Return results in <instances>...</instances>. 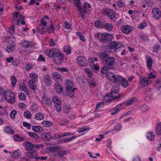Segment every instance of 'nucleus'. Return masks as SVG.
Masks as SVG:
<instances>
[{"instance_id": "38", "label": "nucleus", "mask_w": 161, "mask_h": 161, "mask_svg": "<svg viewBox=\"0 0 161 161\" xmlns=\"http://www.w3.org/2000/svg\"><path fill=\"white\" fill-rule=\"evenodd\" d=\"M20 89L25 92L26 93H28V91L27 89L26 86L25 84H22L21 85H19Z\"/></svg>"}, {"instance_id": "30", "label": "nucleus", "mask_w": 161, "mask_h": 161, "mask_svg": "<svg viewBox=\"0 0 161 161\" xmlns=\"http://www.w3.org/2000/svg\"><path fill=\"white\" fill-rule=\"evenodd\" d=\"M30 76L31 80L29 81H32L35 82H38L37 76L34 73H31L30 74Z\"/></svg>"}, {"instance_id": "44", "label": "nucleus", "mask_w": 161, "mask_h": 161, "mask_svg": "<svg viewBox=\"0 0 161 161\" xmlns=\"http://www.w3.org/2000/svg\"><path fill=\"white\" fill-rule=\"evenodd\" d=\"M24 117L27 119H30L31 116L30 112L28 110H26L24 112Z\"/></svg>"}, {"instance_id": "10", "label": "nucleus", "mask_w": 161, "mask_h": 161, "mask_svg": "<svg viewBox=\"0 0 161 161\" xmlns=\"http://www.w3.org/2000/svg\"><path fill=\"white\" fill-rule=\"evenodd\" d=\"M152 12L153 17L156 19L158 20L161 17V11L157 7L153 8Z\"/></svg>"}, {"instance_id": "11", "label": "nucleus", "mask_w": 161, "mask_h": 161, "mask_svg": "<svg viewBox=\"0 0 161 161\" xmlns=\"http://www.w3.org/2000/svg\"><path fill=\"white\" fill-rule=\"evenodd\" d=\"M77 62L82 67L87 66L89 63L88 61L84 57L82 56H80L78 57Z\"/></svg>"}, {"instance_id": "31", "label": "nucleus", "mask_w": 161, "mask_h": 161, "mask_svg": "<svg viewBox=\"0 0 161 161\" xmlns=\"http://www.w3.org/2000/svg\"><path fill=\"white\" fill-rule=\"evenodd\" d=\"M35 118L37 120H41L44 119V115L40 113H38L36 114Z\"/></svg>"}, {"instance_id": "6", "label": "nucleus", "mask_w": 161, "mask_h": 161, "mask_svg": "<svg viewBox=\"0 0 161 161\" xmlns=\"http://www.w3.org/2000/svg\"><path fill=\"white\" fill-rule=\"evenodd\" d=\"M47 23L46 21L42 20L37 28V31L42 34H44L47 31L48 28L46 26Z\"/></svg>"}, {"instance_id": "14", "label": "nucleus", "mask_w": 161, "mask_h": 161, "mask_svg": "<svg viewBox=\"0 0 161 161\" xmlns=\"http://www.w3.org/2000/svg\"><path fill=\"white\" fill-rule=\"evenodd\" d=\"M77 90V88L74 87L73 88H66V94L70 97L73 98L75 97V92Z\"/></svg>"}, {"instance_id": "26", "label": "nucleus", "mask_w": 161, "mask_h": 161, "mask_svg": "<svg viewBox=\"0 0 161 161\" xmlns=\"http://www.w3.org/2000/svg\"><path fill=\"white\" fill-rule=\"evenodd\" d=\"M57 49L53 48L50 50H48L46 51V53L49 58L53 57Z\"/></svg>"}, {"instance_id": "5", "label": "nucleus", "mask_w": 161, "mask_h": 161, "mask_svg": "<svg viewBox=\"0 0 161 161\" xmlns=\"http://www.w3.org/2000/svg\"><path fill=\"white\" fill-rule=\"evenodd\" d=\"M109 49H114V51L115 52L118 51L119 50L124 48V46L122 44L118 41H113L110 42L108 46Z\"/></svg>"}, {"instance_id": "18", "label": "nucleus", "mask_w": 161, "mask_h": 161, "mask_svg": "<svg viewBox=\"0 0 161 161\" xmlns=\"http://www.w3.org/2000/svg\"><path fill=\"white\" fill-rule=\"evenodd\" d=\"M25 147L26 150H31L34 147V144L31 142L26 141L24 142Z\"/></svg>"}, {"instance_id": "35", "label": "nucleus", "mask_w": 161, "mask_h": 161, "mask_svg": "<svg viewBox=\"0 0 161 161\" xmlns=\"http://www.w3.org/2000/svg\"><path fill=\"white\" fill-rule=\"evenodd\" d=\"M14 139L17 142H19L25 140L23 137L19 136L17 135H15L14 136Z\"/></svg>"}, {"instance_id": "15", "label": "nucleus", "mask_w": 161, "mask_h": 161, "mask_svg": "<svg viewBox=\"0 0 161 161\" xmlns=\"http://www.w3.org/2000/svg\"><path fill=\"white\" fill-rule=\"evenodd\" d=\"M43 102L46 105L49 106L52 105V101L50 98L47 97L46 95L44 94L42 96Z\"/></svg>"}, {"instance_id": "49", "label": "nucleus", "mask_w": 161, "mask_h": 161, "mask_svg": "<svg viewBox=\"0 0 161 161\" xmlns=\"http://www.w3.org/2000/svg\"><path fill=\"white\" fill-rule=\"evenodd\" d=\"M75 2V4L78 7V9L79 11L80 9L81 4L80 2V0H74Z\"/></svg>"}, {"instance_id": "63", "label": "nucleus", "mask_w": 161, "mask_h": 161, "mask_svg": "<svg viewBox=\"0 0 161 161\" xmlns=\"http://www.w3.org/2000/svg\"><path fill=\"white\" fill-rule=\"evenodd\" d=\"M93 67L94 68V71L95 72H97V71H99V67L98 65L97 64H94L93 65Z\"/></svg>"}, {"instance_id": "20", "label": "nucleus", "mask_w": 161, "mask_h": 161, "mask_svg": "<svg viewBox=\"0 0 161 161\" xmlns=\"http://www.w3.org/2000/svg\"><path fill=\"white\" fill-rule=\"evenodd\" d=\"M21 155V152L19 150H15L12 154V157L13 158H18Z\"/></svg>"}, {"instance_id": "55", "label": "nucleus", "mask_w": 161, "mask_h": 161, "mask_svg": "<svg viewBox=\"0 0 161 161\" xmlns=\"http://www.w3.org/2000/svg\"><path fill=\"white\" fill-rule=\"evenodd\" d=\"M108 68L107 66L103 67L101 69V72L103 74H105L108 70Z\"/></svg>"}, {"instance_id": "4", "label": "nucleus", "mask_w": 161, "mask_h": 161, "mask_svg": "<svg viewBox=\"0 0 161 161\" xmlns=\"http://www.w3.org/2000/svg\"><path fill=\"white\" fill-rule=\"evenodd\" d=\"M3 96L6 100L9 103L13 104L15 103V97L14 92L7 90L4 92Z\"/></svg>"}, {"instance_id": "22", "label": "nucleus", "mask_w": 161, "mask_h": 161, "mask_svg": "<svg viewBox=\"0 0 161 161\" xmlns=\"http://www.w3.org/2000/svg\"><path fill=\"white\" fill-rule=\"evenodd\" d=\"M66 88H73L74 87L73 82L71 80L67 79L65 81Z\"/></svg>"}, {"instance_id": "52", "label": "nucleus", "mask_w": 161, "mask_h": 161, "mask_svg": "<svg viewBox=\"0 0 161 161\" xmlns=\"http://www.w3.org/2000/svg\"><path fill=\"white\" fill-rule=\"evenodd\" d=\"M148 109V107L145 104L143 105L141 107V110L142 112H146L147 111Z\"/></svg>"}, {"instance_id": "45", "label": "nucleus", "mask_w": 161, "mask_h": 161, "mask_svg": "<svg viewBox=\"0 0 161 161\" xmlns=\"http://www.w3.org/2000/svg\"><path fill=\"white\" fill-rule=\"evenodd\" d=\"M18 97L19 99L24 100L25 99L26 96L23 93L20 92L18 94Z\"/></svg>"}, {"instance_id": "61", "label": "nucleus", "mask_w": 161, "mask_h": 161, "mask_svg": "<svg viewBox=\"0 0 161 161\" xmlns=\"http://www.w3.org/2000/svg\"><path fill=\"white\" fill-rule=\"evenodd\" d=\"M84 70L85 72L87 74L88 76L91 77V72L90 70V68L88 67H86L84 68Z\"/></svg>"}, {"instance_id": "46", "label": "nucleus", "mask_w": 161, "mask_h": 161, "mask_svg": "<svg viewBox=\"0 0 161 161\" xmlns=\"http://www.w3.org/2000/svg\"><path fill=\"white\" fill-rule=\"evenodd\" d=\"M147 25V24L146 23V21L145 20H143L141 24L138 26V27L139 29H142L146 27Z\"/></svg>"}, {"instance_id": "56", "label": "nucleus", "mask_w": 161, "mask_h": 161, "mask_svg": "<svg viewBox=\"0 0 161 161\" xmlns=\"http://www.w3.org/2000/svg\"><path fill=\"white\" fill-rule=\"evenodd\" d=\"M89 129V128H86L85 127H83L81 128H79L78 130H77V131L79 133H80L83 132L85 131L88 130Z\"/></svg>"}, {"instance_id": "12", "label": "nucleus", "mask_w": 161, "mask_h": 161, "mask_svg": "<svg viewBox=\"0 0 161 161\" xmlns=\"http://www.w3.org/2000/svg\"><path fill=\"white\" fill-rule=\"evenodd\" d=\"M122 32L125 34H128L132 30V28L129 25H124L120 28Z\"/></svg>"}, {"instance_id": "21", "label": "nucleus", "mask_w": 161, "mask_h": 161, "mask_svg": "<svg viewBox=\"0 0 161 161\" xmlns=\"http://www.w3.org/2000/svg\"><path fill=\"white\" fill-rule=\"evenodd\" d=\"M103 28L107 31H110L112 30L113 26L112 24L105 23H104Z\"/></svg>"}, {"instance_id": "39", "label": "nucleus", "mask_w": 161, "mask_h": 161, "mask_svg": "<svg viewBox=\"0 0 161 161\" xmlns=\"http://www.w3.org/2000/svg\"><path fill=\"white\" fill-rule=\"evenodd\" d=\"M52 99L53 102L55 103V105H61V102L59 100L58 97L56 96H53L52 97Z\"/></svg>"}, {"instance_id": "36", "label": "nucleus", "mask_w": 161, "mask_h": 161, "mask_svg": "<svg viewBox=\"0 0 161 161\" xmlns=\"http://www.w3.org/2000/svg\"><path fill=\"white\" fill-rule=\"evenodd\" d=\"M4 130L7 133L11 135H13L14 133V130L11 129L10 127L8 126L5 127Z\"/></svg>"}, {"instance_id": "37", "label": "nucleus", "mask_w": 161, "mask_h": 161, "mask_svg": "<svg viewBox=\"0 0 161 161\" xmlns=\"http://www.w3.org/2000/svg\"><path fill=\"white\" fill-rule=\"evenodd\" d=\"M156 133L158 136L161 135V122L157 124Z\"/></svg>"}, {"instance_id": "28", "label": "nucleus", "mask_w": 161, "mask_h": 161, "mask_svg": "<svg viewBox=\"0 0 161 161\" xmlns=\"http://www.w3.org/2000/svg\"><path fill=\"white\" fill-rule=\"evenodd\" d=\"M32 128L34 131L37 132H41L43 131L42 128L39 126L33 125Z\"/></svg>"}, {"instance_id": "2", "label": "nucleus", "mask_w": 161, "mask_h": 161, "mask_svg": "<svg viewBox=\"0 0 161 161\" xmlns=\"http://www.w3.org/2000/svg\"><path fill=\"white\" fill-rule=\"evenodd\" d=\"M100 57L104 64L108 67L112 66L115 61V58L113 57H110L109 55L106 52H103L100 53Z\"/></svg>"}, {"instance_id": "59", "label": "nucleus", "mask_w": 161, "mask_h": 161, "mask_svg": "<svg viewBox=\"0 0 161 161\" xmlns=\"http://www.w3.org/2000/svg\"><path fill=\"white\" fill-rule=\"evenodd\" d=\"M14 25H13L9 30L8 32L11 35H13L14 33Z\"/></svg>"}, {"instance_id": "48", "label": "nucleus", "mask_w": 161, "mask_h": 161, "mask_svg": "<svg viewBox=\"0 0 161 161\" xmlns=\"http://www.w3.org/2000/svg\"><path fill=\"white\" fill-rule=\"evenodd\" d=\"M28 134L30 136L33 137V138L37 139L39 138V136L36 134L32 132H29Z\"/></svg>"}, {"instance_id": "50", "label": "nucleus", "mask_w": 161, "mask_h": 161, "mask_svg": "<svg viewBox=\"0 0 161 161\" xmlns=\"http://www.w3.org/2000/svg\"><path fill=\"white\" fill-rule=\"evenodd\" d=\"M103 106V103L102 102L99 103H97L96 106V108L94 112H97L99 110V108H102Z\"/></svg>"}, {"instance_id": "40", "label": "nucleus", "mask_w": 161, "mask_h": 161, "mask_svg": "<svg viewBox=\"0 0 161 161\" xmlns=\"http://www.w3.org/2000/svg\"><path fill=\"white\" fill-rule=\"evenodd\" d=\"M140 84L144 86H146L148 84V80L147 78H143L140 82Z\"/></svg>"}, {"instance_id": "58", "label": "nucleus", "mask_w": 161, "mask_h": 161, "mask_svg": "<svg viewBox=\"0 0 161 161\" xmlns=\"http://www.w3.org/2000/svg\"><path fill=\"white\" fill-rule=\"evenodd\" d=\"M63 137L62 134H61L59 135L56 134L54 135L53 136V138L54 139H58Z\"/></svg>"}, {"instance_id": "24", "label": "nucleus", "mask_w": 161, "mask_h": 161, "mask_svg": "<svg viewBox=\"0 0 161 161\" xmlns=\"http://www.w3.org/2000/svg\"><path fill=\"white\" fill-rule=\"evenodd\" d=\"M15 48V45L14 44L8 45L6 48V50L9 53L13 51Z\"/></svg>"}, {"instance_id": "23", "label": "nucleus", "mask_w": 161, "mask_h": 161, "mask_svg": "<svg viewBox=\"0 0 161 161\" xmlns=\"http://www.w3.org/2000/svg\"><path fill=\"white\" fill-rule=\"evenodd\" d=\"M53 79L58 82L61 81L62 78L61 75L58 73L54 72L53 73Z\"/></svg>"}, {"instance_id": "29", "label": "nucleus", "mask_w": 161, "mask_h": 161, "mask_svg": "<svg viewBox=\"0 0 161 161\" xmlns=\"http://www.w3.org/2000/svg\"><path fill=\"white\" fill-rule=\"evenodd\" d=\"M42 125L45 127H49L52 126L53 123L51 121L44 120L42 123Z\"/></svg>"}, {"instance_id": "33", "label": "nucleus", "mask_w": 161, "mask_h": 161, "mask_svg": "<svg viewBox=\"0 0 161 161\" xmlns=\"http://www.w3.org/2000/svg\"><path fill=\"white\" fill-rule=\"evenodd\" d=\"M64 52H65L67 55H69L71 53V48L69 46L66 45L64 46Z\"/></svg>"}, {"instance_id": "62", "label": "nucleus", "mask_w": 161, "mask_h": 161, "mask_svg": "<svg viewBox=\"0 0 161 161\" xmlns=\"http://www.w3.org/2000/svg\"><path fill=\"white\" fill-rule=\"evenodd\" d=\"M23 125L24 126L26 127L28 129H30L31 128V124L26 122H23Z\"/></svg>"}, {"instance_id": "27", "label": "nucleus", "mask_w": 161, "mask_h": 161, "mask_svg": "<svg viewBox=\"0 0 161 161\" xmlns=\"http://www.w3.org/2000/svg\"><path fill=\"white\" fill-rule=\"evenodd\" d=\"M42 138L44 140L47 141L49 140L52 137L51 135L49 132L46 133L42 135Z\"/></svg>"}, {"instance_id": "32", "label": "nucleus", "mask_w": 161, "mask_h": 161, "mask_svg": "<svg viewBox=\"0 0 161 161\" xmlns=\"http://www.w3.org/2000/svg\"><path fill=\"white\" fill-rule=\"evenodd\" d=\"M61 148V146H59L54 147H49V150L51 152H58L60 148Z\"/></svg>"}, {"instance_id": "16", "label": "nucleus", "mask_w": 161, "mask_h": 161, "mask_svg": "<svg viewBox=\"0 0 161 161\" xmlns=\"http://www.w3.org/2000/svg\"><path fill=\"white\" fill-rule=\"evenodd\" d=\"M37 154V152L35 151H32L30 152H28L27 153L26 155L27 157L31 158H36Z\"/></svg>"}, {"instance_id": "53", "label": "nucleus", "mask_w": 161, "mask_h": 161, "mask_svg": "<svg viewBox=\"0 0 161 161\" xmlns=\"http://www.w3.org/2000/svg\"><path fill=\"white\" fill-rule=\"evenodd\" d=\"M12 80V83L13 86H15L16 82V79L14 76H12L11 77Z\"/></svg>"}, {"instance_id": "19", "label": "nucleus", "mask_w": 161, "mask_h": 161, "mask_svg": "<svg viewBox=\"0 0 161 161\" xmlns=\"http://www.w3.org/2000/svg\"><path fill=\"white\" fill-rule=\"evenodd\" d=\"M54 87L58 93L60 94L63 93L62 86L58 83L55 84L54 85Z\"/></svg>"}, {"instance_id": "51", "label": "nucleus", "mask_w": 161, "mask_h": 161, "mask_svg": "<svg viewBox=\"0 0 161 161\" xmlns=\"http://www.w3.org/2000/svg\"><path fill=\"white\" fill-rule=\"evenodd\" d=\"M117 14H116V13H115L114 15H110L109 17L110 18V19L112 21L115 22L117 19Z\"/></svg>"}, {"instance_id": "3", "label": "nucleus", "mask_w": 161, "mask_h": 161, "mask_svg": "<svg viewBox=\"0 0 161 161\" xmlns=\"http://www.w3.org/2000/svg\"><path fill=\"white\" fill-rule=\"evenodd\" d=\"M98 39L100 41L103 42H107L110 41L113 38L112 35L104 33H99L97 34Z\"/></svg>"}, {"instance_id": "8", "label": "nucleus", "mask_w": 161, "mask_h": 161, "mask_svg": "<svg viewBox=\"0 0 161 161\" xmlns=\"http://www.w3.org/2000/svg\"><path fill=\"white\" fill-rule=\"evenodd\" d=\"M91 7L90 4L87 2H85L84 4V7L82 8V6H81V8L79 10L80 15L83 18H85V14L89 10V8Z\"/></svg>"}, {"instance_id": "25", "label": "nucleus", "mask_w": 161, "mask_h": 161, "mask_svg": "<svg viewBox=\"0 0 161 161\" xmlns=\"http://www.w3.org/2000/svg\"><path fill=\"white\" fill-rule=\"evenodd\" d=\"M37 82H35L32 81H28V84L31 88L33 90H35L37 89L36 83Z\"/></svg>"}, {"instance_id": "7", "label": "nucleus", "mask_w": 161, "mask_h": 161, "mask_svg": "<svg viewBox=\"0 0 161 161\" xmlns=\"http://www.w3.org/2000/svg\"><path fill=\"white\" fill-rule=\"evenodd\" d=\"M119 91V87H117L116 89L115 88H113V90L110 93V96L114 100L117 99H120L121 97H123L124 96V94H119L118 93V92Z\"/></svg>"}, {"instance_id": "64", "label": "nucleus", "mask_w": 161, "mask_h": 161, "mask_svg": "<svg viewBox=\"0 0 161 161\" xmlns=\"http://www.w3.org/2000/svg\"><path fill=\"white\" fill-rule=\"evenodd\" d=\"M156 86L158 90H160L161 87V81L160 80L158 81L156 84Z\"/></svg>"}, {"instance_id": "34", "label": "nucleus", "mask_w": 161, "mask_h": 161, "mask_svg": "<svg viewBox=\"0 0 161 161\" xmlns=\"http://www.w3.org/2000/svg\"><path fill=\"white\" fill-rule=\"evenodd\" d=\"M155 135L153 132L148 133L147 135V138L150 141H153Z\"/></svg>"}, {"instance_id": "43", "label": "nucleus", "mask_w": 161, "mask_h": 161, "mask_svg": "<svg viewBox=\"0 0 161 161\" xmlns=\"http://www.w3.org/2000/svg\"><path fill=\"white\" fill-rule=\"evenodd\" d=\"M106 12L107 13V15H108L109 17L110 15H114L116 13V12H114L113 9L109 8L107 9Z\"/></svg>"}, {"instance_id": "60", "label": "nucleus", "mask_w": 161, "mask_h": 161, "mask_svg": "<svg viewBox=\"0 0 161 161\" xmlns=\"http://www.w3.org/2000/svg\"><path fill=\"white\" fill-rule=\"evenodd\" d=\"M160 45L156 44L153 47V51L154 52H158V50L160 48Z\"/></svg>"}, {"instance_id": "13", "label": "nucleus", "mask_w": 161, "mask_h": 161, "mask_svg": "<svg viewBox=\"0 0 161 161\" xmlns=\"http://www.w3.org/2000/svg\"><path fill=\"white\" fill-rule=\"evenodd\" d=\"M43 80L47 86H50L52 83L51 76L48 74L44 75Z\"/></svg>"}, {"instance_id": "17", "label": "nucleus", "mask_w": 161, "mask_h": 161, "mask_svg": "<svg viewBox=\"0 0 161 161\" xmlns=\"http://www.w3.org/2000/svg\"><path fill=\"white\" fill-rule=\"evenodd\" d=\"M20 45L22 47H24L26 48H29L32 46V44L31 42L24 40L20 43Z\"/></svg>"}, {"instance_id": "41", "label": "nucleus", "mask_w": 161, "mask_h": 161, "mask_svg": "<svg viewBox=\"0 0 161 161\" xmlns=\"http://www.w3.org/2000/svg\"><path fill=\"white\" fill-rule=\"evenodd\" d=\"M95 25L96 27L102 28L103 27L104 23L100 20H97L95 22Z\"/></svg>"}, {"instance_id": "42", "label": "nucleus", "mask_w": 161, "mask_h": 161, "mask_svg": "<svg viewBox=\"0 0 161 161\" xmlns=\"http://www.w3.org/2000/svg\"><path fill=\"white\" fill-rule=\"evenodd\" d=\"M67 154V152L65 150H63L58 152L57 154H54V155L57 156V157H59L61 156H64Z\"/></svg>"}, {"instance_id": "57", "label": "nucleus", "mask_w": 161, "mask_h": 161, "mask_svg": "<svg viewBox=\"0 0 161 161\" xmlns=\"http://www.w3.org/2000/svg\"><path fill=\"white\" fill-rule=\"evenodd\" d=\"M17 113L16 111L14 110H12L10 113V117L12 118H15V116Z\"/></svg>"}, {"instance_id": "47", "label": "nucleus", "mask_w": 161, "mask_h": 161, "mask_svg": "<svg viewBox=\"0 0 161 161\" xmlns=\"http://www.w3.org/2000/svg\"><path fill=\"white\" fill-rule=\"evenodd\" d=\"M153 63V60L152 59L149 58L147 60V65L150 69H152V64Z\"/></svg>"}, {"instance_id": "54", "label": "nucleus", "mask_w": 161, "mask_h": 161, "mask_svg": "<svg viewBox=\"0 0 161 161\" xmlns=\"http://www.w3.org/2000/svg\"><path fill=\"white\" fill-rule=\"evenodd\" d=\"M120 108L118 107H116L115 108L113 109V110H114V111L111 113V114L112 115H115L117 114L119 111L120 110Z\"/></svg>"}, {"instance_id": "1", "label": "nucleus", "mask_w": 161, "mask_h": 161, "mask_svg": "<svg viewBox=\"0 0 161 161\" xmlns=\"http://www.w3.org/2000/svg\"><path fill=\"white\" fill-rule=\"evenodd\" d=\"M106 76L110 80L114 83H117L119 86L126 88L129 86L128 81L121 76L116 75L113 73L108 72L106 73Z\"/></svg>"}, {"instance_id": "9", "label": "nucleus", "mask_w": 161, "mask_h": 161, "mask_svg": "<svg viewBox=\"0 0 161 161\" xmlns=\"http://www.w3.org/2000/svg\"><path fill=\"white\" fill-rule=\"evenodd\" d=\"M53 58L55 62L57 64L60 63L64 59V57L62 54L57 50H56Z\"/></svg>"}]
</instances>
